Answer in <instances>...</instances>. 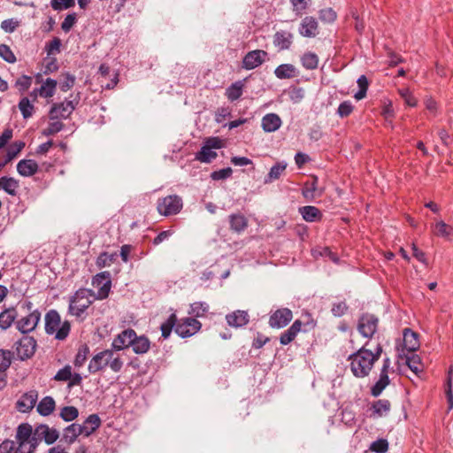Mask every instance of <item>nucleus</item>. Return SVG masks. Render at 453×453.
<instances>
[{
	"mask_svg": "<svg viewBox=\"0 0 453 453\" xmlns=\"http://www.w3.org/2000/svg\"><path fill=\"white\" fill-rule=\"evenodd\" d=\"M399 95L404 100L405 104L411 107L417 105V99L413 96L409 88H404L398 90Z\"/></svg>",
	"mask_w": 453,
	"mask_h": 453,
	"instance_id": "56",
	"label": "nucleus"
},
{
	"mask_svg": "<svg viewBox=\"0 0 453 453\" xmlns=\"http://www.w3.org/2000/svg\"><path fill=\"white\" fill-rule=\"evenodd\" d=\"M38 164L32 159H22L17 165L18 173L24 177H30L38 171Z\"/></svg>",
	"mask_w": 453,
	"mask_h": 453,
	"instance_id": "23",
	"label": "nucleus"
},
{
	"mask_svg": "<svg viewBox=\"0 0 453 453\" xmlns=\"http://www.w3.org/2000/svg\"><path fill=\"white\" fill-rule=\"evenodd\" d=\"M65 125L58 119L51 120L47 128H45L42 134L46 136L53 135L60 132L64 128Z\"/></svg>",
	"mask_w": 453,
	"mask_h": 453,
	"instance_id": "53",
	"label": "nucleus"
},
{
	"mask_svg": "<svg viewBox=\"0 0 453 453\" xmlns=\"http://www.w3.org/2000/svg\"><path fill=\"white\" fill-rule=\"evenodd\" d=\"M34 430L32 426L27 423L20 424L17 428L16 440L18 442L23 441L29 443L31 442Z\"/></svg>",
	"mask_w": 453,
	"mask_h": 453,
	"instance_id": "30",
	"label": "nucleus"
},
{
	"mask_svg": "<svg viewBox=\"0 0 453 453\" xmlns=\"http://www.w3.org/2000/svg\"><path fill=\"white\" fill-rule=\"evenodd\" d=\"M131 347L135 354L142 355L149 351L150 342L145 335L137 336L135 334Z\"/></svg>",
	"mask_w": 453,
	"mask_h": 453,
	"instance_id": "27",
	"label": "nucleus"
},
{
	"mask_svg": "<svg viewBox=\"0 0 453 453\" xmlns=\"http://www.w3.org/2000/svg\"><path fill=\"white\" fill-rule=\"evenodd\" d=\"M318 177L313 175L310 180L304 183L302 193L306 199H312L322 195L323 189L318 188Z\"/></svg>",
	"mask_w": 453,
	"mask_h": 453,
	"instance_id": "22",
	"label": "nucleus"
},
{
	"mask_svg": "<svg viewBox=\"0 0 453 453\" xmlns=\"http://www.w3.org/2000/svg\"><path fill=\"white\" fill-rule=\"evenodd\" d=\"M217 157V153L210 149L207 145H203L200 151L196 154V159L202 163H211Z\"/></svg>",
	"mask_w": 453,
	"mask_h": 453,
	"instance_id": "41",
	"label": "nucleus"
},
{
	"mask_svg": "<svg viewBox=\"0 0 453 453\" xmlns=\"http://www.w3.org/2000/svg\"><path fill=\"white\" fill-rule=\"evenodd\" d=\"M230 228L237 233L243 231L248 226L247 219L241 213L229 216Z\"/></svg>",
	"mask_w": 453,
	"mask_h": 453,
	"instance_id": "33",
	"label": "nucleus"
},
{
	"mask_svg": "<svg viewBox=\"0 0 453 453\" xmlns=\"http://www.w3.org/2000/svg\"><path fill=\"white\" fill-rule=\"evenodd\" d=\"M268 53L263 50L249 51L242 59V67L246 70H252L261 65L266 59Z\"/></svg>",
	"mask_w": 453,
	"mask_h": 453,
	"instance_id": "14",
	"label": "nucleus"
},
{
	"mask_svg": "<svg viewBox=\"0 0 453 453\" xmlns=\"http://www.w3.org/2000/svg\"><path fill=\"white\" fill-rule=\"evenodd\" d=\"M391 409V403L387 399H380L372 403L370 415L372 418L385 417L388 414Z\"/></svg>",
	"mask_w": 453,
	"mask_h": 453,
	"instance_id": "19",
	"label": "nucleus"
},
{
	"mask_svg": "<svg viewBox=\"0 0 453 453\" xmlns=\"http://www.w3.org/2000/svg\"><path fill=\"white\" fill-rule=\"evenodd\" d=\"M433 232L437 236L449 237L453 234V227L444 221H439L433 226Z\"/></svg>",
	"mask_w": 453,
	"mask_h": 453,
	"instance_id": "44",
	"label": "nucleus"
},
{
	"mask_svg": "<svg viewBox=\"0 0 453 453\" xmlns=\"http://www.w3.org/2000/svg\"><path fill=\"white\" fill-rule=\"evenodd\" d=\"M36 346L34 337L25 335L14 342L12 354H15L17 358L21 361L27 360L34 356Z\"/></svg>",
	"mask_w": 453,
	"mask_h": 453,
	"instance_id": "6",
	"label": "nucleus"
},
{
	"mask_svg": "<svg viewBox=\"0 0 453 453\" xmlns=\"http://www.w3.org/2000/svg\"><path fill=\"white\" fill-rule=\"evenodd\" d=\"M403 346L411 353L417 350L419 347L418 334L411 329H405L403 332Z\"/></svg>",
	"mask_w": 453,
	"mask_h": 453,
	"instance_id": "28",
	"label": "nucleus"
},
{
	"mask_svg": "<svg viewBox=\"0 0 453 453\" xmlns=\"http://www.w3.org/2000/svg\"><path fill=\"white\" fill-rule=\"evenodd\" d=\"M319 18L322 22L333 23L336 18V12L330 7L321 9L319 12Z\"/></svg>",
	"mask_w": 453,
	"mask_h": 453,
	"instance_id": "52",
	"label": "nucleus"
},
{
	"mask_svg": "<svg viewBox=\"0 0 453 453\" xmlns=\"http://www.w3.org/2000/svg\"><path fill=\"white\" fill-rule=\"evenodd\" d=\"M357 83L358 85L359 90L354 95V97L357 100H361L365 97L366 92L369 87V81L365 75H361L357 81Z\"/></svg>",
	"mask_w": 453,
	"mask_h": 453,
	"instance_id": "50",
	"label": "nucleus"
},
{
	"mask_svg": "<svg viewBox=\"0 0 453 453\" xmlns=\"http://www.w3.org/2000/svg\"><path fill=\"white\" fill-rule=\"evenodd\" d=\"M379 319L369 313L363 314L358 319L357 330L365 338L371 339L378 329Z\"/></svg>",
	"mask_w": 453,
	"mask_h": 453,
	"instance_id": "11",
	"label": "nucleus"
},
{
	"mask_svg": "<svg viewBox=\"0 0 453 453\" xmlns=\"http://www.w3.org/2000/svg\"><path fill=\"white\" fill-rule=\"evenodd\" d=\"M59 438V432L56 428H50L49 426L41 424L35 426L32 436V441L38 445L39 441H44L46 444H53Z\"/></svg>",
	"mask_w": 453,
	"mask_h": 453,
	"instance_id": "9",
	"label": "nucleus"
},
{
	"mask_svg": "<svg viewBox=\"0 0 453 453\" xmlns=\"http://www.w3.org/2000/svg\"><path fill=\"white\" fill-rule=\"evenodd\" d=\"M353 104L350 101L342 102L337 110V113L341 118L348 117L353 111Z\"/></svg>",
	"mask_w": 453,
	"mask_h": 453,
	"instance_id": "60",
	"label": "nucleus"
},
{
	"mask_svg": "<svg viewBox=\"0 0 453 453\" xmlns=\"http://www.w3.org/2000/svg\"><path fill=\"white\" fill-rule=\"evenodd\" d=\"M298 32L303 37L314 38L319 35V23L317 19L311 16H306L302 19Z\"/></svg>",
	"mask_w": 453,
	"mask_h": 453,
	"instance_id": "17",
	"label": "nucleus"
},
{
	"mask_svg": "<svg viewBox=\"0 0 453 453\" xmlns=\"http://www.w3.org/2000/svg\"><path fill=\"white\" fill-rule=\"evenodd\" d=\"M293 319V313L288 308H280L273 312L269 318V326L273 328H282Z\"/></svg>",
	"mask_w": 453,
	"mask_h": 453,
	"instance_id": "13",
	"label": "nucleus"
},
{
	"mask_svg": "<svg viewBox=\"0 0 453 453\" xmlns=\"http://www.w3.org/2000/svg\"><path fill=\"white\" fill-rule=\"evenodd\" d=\"M17 312L14 309H7L0 313V328L6 330L14 322Z\"/></svg>",
	"mask_w": 453,
	"mask_h": 453,
	"instance_id": "37",
	"label": "nucleus"
},
{
	"mask_svg": "<svg viewBox=\"0 0 453 453\" xmlns=\"http://www.w3.org/2000/svg\"><path fill=\"white\" fill-rule=\"evenodd\" d=\"M348 310V305L345 302H338L334 303L332 306L331 311L334 316L341 317L346 313Z\"/></svg>",
	"mask_w": 453,
	"mask_h": 453,
	"instance_id": "64",
	"label": "nucleus"
},
{
	"mask_svg": "<svg viewBox=\"0 0 453 453\" xmlns=\"http://www.w3.org/2000/svg\"><path fill=\"white\" fill-rule=\"evenodd\" d=\"M303 66L307 70H314L319 65V57L313 52H306L301 58Z\"/></svg>",
	"mask_w": 453,
	"mask_h": 453,
	"instance_id": "42",
	"label": "nucleus"
},
{
	"mask_svg": "<svg viewBox=\"0 0 453 453\" xmlns=\"http://www.w3.org/2000/svg\"><path fill=\"white\" fill-rule=\"evenodd\" d=\"M101 426V419L97 414L89 415L86 420L81 425L83 435L88 437Z\"/></svg>",
	"mask_w": 453,
	"mask_h": 453,
	"instance_id": "25",
	"label": "nucleus"
},
{
	"mask_svg": "<svg viewBox=\"0 0 453 453\" xmlns=\"http://www.w3.org/2000/svg\"><path fill=\"white\" fill-rule=\"evenodd\" d=\"M96 299L92 290L87 288L78 289L69 300V313L81 317L84 311L91 305L93 301Z\"/></svg>",
	"mask_w": 453,
	"mask_h": 453,
	"instance_id": "4",
	"label": "nucleus"
},
{
	"mask_svg": "<svg viewBox=\"0 0 453 453\" xmlns=\"http://www.w3.org/2000/svg\"><path fill=\"white\" fill-rule=\"evenodd\" d=\"M2 188L10 196H15L19 187V180L12 177H1Z\"/></svg>",
	"mask_w": 453,
	"mask_h": 453,
	"instance_id": "35",
	"label": "nucleus"
},
{
	"mask_svg": "<svg viewBox=\"0 0 453 453\" xmlns=\"http://www.w3.org/2000/svg\"><path fill=\"white\" fill-rule=\"evenodd\" d=\"M201 328V323L194 318H185L177 320L174 327L175 333L182 338L194 335Z\"/></svg>",
	"mask_w": 453,
	"mask_h": 453,
	"instance_id": "10",
	"label": "nucleus"
},
{
	"mask_svg": "<svg viewBox=\"0 0 453 453\" xmlns=\"http://www.w3.org/2000/svg\"><path fill=\"white\" fill-rule=\"evenodd\" d=\"M177 322V317L174 313L171 314L169 318L161 325L160 330L162 333V337L164 339H167L173 329L175 327V324Z\"/></svg>",
	"mask_w": 453,
	"mask_h": 453,
	"instance_id": "43",
	"label": "nucleus"
},
{
	"mask_svg": "<svg viewBox=\"0 0 453 453\" xmlns=\"http://www.w3.org/2000/svg\"><path fill=\"white\" fill-rule=\"evenodd\" d=\"M74 82H75L74 76L70 73H66V74H65L64 79L60 81L59 87L62 91L65 92V91L69 90L74 85Z\"/></svg>",
	"mask_w": 453,
	"mask_h": 453,
	"instance_id": "62",
	"label": "nucleus"
},
{
	"mask_svg": "<svg viewBox=\"0 0 453 453\" xmlns=\"http://www.w3.org/2000/svg\"><path fill=\"white\" fill-rule=\"evenodd\" d=\"M300 213L302 214L303 219L308 222H313L317 219H319L321 214L320 211L315 206H303L300 208Z\"/></svg>",
	"mask_w": 453,
	"mask_h": 453,
	"instance_id": "39",
	"label": "nucleus"
},
{
	"mask_svg": "<svg viewBox=\"0 0 453 453\" xmlns=\"http://www.w3.org/2000/svg\"><path fill=\"white\" fill-rule=\"evenodd\" d=\"M92 285L97 288V293L95 295L96 299L103 300L109 296L111 281V274L109 272H102L93 277Z\"/></svg>",
	"mask_w": 453,
	"mask_h": 453,
	"instance_id": "12",
	"label": "nucleus"
},
{
	"mask_svg": "<svg viewBox=\"0 0 453 453\" xmlns=\"http://www.w3.org/2000/svg\"><path fill=\"white\" fill-rule=\"evenodd\" d=\"M80 435H83V431L81 425L73 423L63 430L61 441L67 445H71L77 440Z\"/></svg>",
	"mask_w": 453,
	"mask_h": 453,
	"instance_id": "18",
	"label": "nucleus"
},
{
	"mask_svg": "<svg viewBox=\"0 0 453 453\" xmlns=\"http://www.w3.org/2000/svg\"><path fill=\"white\" fill-rule=\"evenodd\" d=\"M244 83L242 81H235L226 89V96L231 102L239 99L243 92Z\"/></svg>",
	"mask_w": 453,
	"mask_h": 453,
	"instance_id": "34",
	"label": "nucleus"
},
{
	"mask_svg": "<svg viewBox=\"0 0 453 453\" xmlns=\"http://www.w3.org/2000/svg\"><path fill=\"white\" fill-rule=\"evenodd\" d=\"M23 142H15L8 150L4 160L0 162V170L11 162L24 148Z\"/></svg>",
	"mask_w": 453,
	"mask_h": 453,
	"instance_id": "36",
	"label": "nucleus"
},
{
	"mask_svg": "<svg viewBox=\"0 0 453 453\" xmlns=\"http://www.w3.org/2000/svg\"><path fill=\"white\" fill-rule=\"evenodd\" d=\"M38 392L35 389L24 393L16 402V409L19 412H28L35 406Z\"/></svg>",
	"mask_w": 453,
	"mask_h": 453,
	"instance_id": "15",
	"label": "nucleus"
},
{
	"mask_svg": "<svg viewBox=\"0 0 453 453\" xmlns=\"http://www.w3.org/2000/svg\"><path fill=\"white\" fill-rule=\"evenodd\" d=\"M18 106L24 119H28L33 116L35 106L27 97L21 98Z\"/></svg>",
	"mask_w": 453,
	"mask_h": 453,
	"instance_id": "47",
	"label": "nucleus"
},
{
	"mask_svg": "<svg viewBox=\"0 0 453 453\" xmlns=\"http://www.w3.org/2000/svg\"><path fill=\"white\" fill-rule=\"evenodd\" d=\"M389 382L388 375L387 373L380 372L379 380L371 388L372 395L375 397L379 396Z\"/></svg>",
	"mask_w": 453,
	"mask_h": 453,
	"instance_id": "40",
	"label": "nucleus"
},
{
	"mask_svg": "<svg viewBox=\"0 0 453 453\" xmlns=\"http://www.w3.org/2000/svg\"><path fill=\"white\" fill-rule=\"evenodd\" d=\"M71 330V324L65 320L61 323L59 313L56 310L49 311L45 315V331L48 334H55V338L64 341Z\"/></svg>",
	"mask_w": 453,
	"mask_h": 453,
	"instance_id": "3",
	"label": "nucleus"
},
{
	"mask_svg": "<svg viewBox=\"0 0 453 453\" xmlns=\"http://www.w3.org/2000/svg\"><path fill=\"white\" fill-rule=\"evenodd\" d=\"M21 307L29 313L16 322L17 328L23 334L30 333L36 328L41 319V312L38 310H32L33 303L29 301L25 302Z\"/></svg>",
	"mask_w": 453,
	"mask_h": 453,
	"instance_id": "5",
	"label": "nucleus"
},
{
	"mask_svg": "<svg viewBox=\"0 0 453 453\" xmlns=\"http://www.w3.org/2000/svg\"><path fill=\"white\" fill-rule=\"evenodd\" d=\"M233 171L230 167L214 171L211 173V177L214 180H225L231 176Z\"/></svg>",
	"mask_w": 453,
	"mask_h": 453,
	"instance_id": "63",
	"label": "nucleus"
},
{
	"mask_svg": "<svg viewBox=\"0 0 453 453\" xmlns=\"http://www.w3.org/2000/svg\"><path fill=\"white\" fill-rule=\"evenodd\" d=\"M302 322L296 319L292 326L284 331L280 337V342L282 345H288L290 343L301 331Z\"/></svg>",
	"mask_w": 453,
	"mask_h": 453,
	"instance_id": "26",
	"label": "nucleus"
},
{
	"mask_svg": "<svg viewBox=\"0 0 453 453\" xmlns=\"http://www.w3.org/2000/svg\"><path fill=\"white\" fill-rule=\"evenodd\" d=\"M135 331L128 328L119 334L111 343V349L114 350H122L125 348L130 347L135 336Z\"/></svg>",
	"mask_w": 453,
	"mask_h": 453,
	"instance_id": "16",
	"label": "nucleus"
},
{
	"mask_svg": "<svg viewBox=\"0 0 453 453\" xmlns=\"http://www.w3.org/2000/svg\"><path fill=\"white\" fill-rule=\"evenodd\" d=\"M227 324L233 327H241L249 323V315L244 311H235L226 317Z\"/></svg>",
	"mask_w": 453,
	"mask_h": 453,
	"instance_id": "24",
	"label": "nucleus"
},
{
	"mask_svg": "<svg viewBox=\"0 0 453 453\" xmlns=\"http://www.w3.org/2000/svg\"><path fill=\"white\" fill-rule=\"evenodd\" d=\"M183 207V202L180 196L170 195L157 201V211L164 216H172L178 214Z\"/></svg>",
	"mask_w": 453,
	"mask_h": 453,
	"instance_id": "7",
	"label": "nucleus"
},
{
	"mask_svg": "<svg viewBox=\"0 0 453 453\" xmlns=\"http://www.w3.org/2000/svg\"><path fill=\"white\" fill-rule=\"evenodd\" d=\"M88 353L89 348L86 344L81 345L79 348L73 362L75 367H81L84 365L85 361L87 360Z\"/></svg>",
	"mask_w": 453,
	"mask_h": 453,
	"instance_id": "51",
	"label": "nucleus"
},
{
	"mask_svg": "<svg viewBox=\"0 0 453 453\" xmlns=\"http://www.w3.org/2000/svg\"><path fill=\"white\" fill-rule=\"evenodd\" d=\"M115 260L114 254H108L107 252H104L99 255L96 259V265L99 268H103L108 265H111V263Z\"/></svg>",
	"mask_w": 453,
	"mask_h": 453,
	"instance_id": "55",
	"label": "nucleus"
},
{
	"mask_svg": "<svg viewBox=\"0 0 453 453\" xmlns=\"http://www.w3.org/2000/svg\"><path fill=\"white\" fill-rule=\"evenodd\" d=\"M55 407V400L51 396H45L37 404V411L42 416H49L53 412Z\"/></svg>",
	"mask_w": 453,
	"mask_h": 453,
	"instance_id": "32",
	"label": "nucleus"
},
{
	"mask_svg": "<svg viewBox=\"0 0 453 453\" xmlns=\"http://www.w3.org/2000/svg\"><path fill=\"white\" fill-rule=\"evenodd\" d=\"M286 168H287V163H285L283 161L276 163L274 165H273L271 167L268 174L265 178L264 182L265 184H268V183H271V182L280 179L281 174L285 172Z\"/></svg>",
	"mask_w": 453,
	"mask_h": 453,
	"instance_id": "31",
	"label": "nucleus"
},
{
	"mask_svg": "<svg viewBox=\"0 0 453 453\" xmlns=\"http://www.w3.org/2000/svg\"><path fill=\"white\" fill-rule=\"evenodd\" d=\"M18 444L19 446L17 448L14 447L12 453H33L37 447L36 442L32 440L29 443L20 441Z\"/></svg>",
	"mask_w": 453,
	"mask_h": 453,
	"instance_id": "54",
	"label": "nucleus"
},
{
	"mask_svg": "<svg viewBox=\"0 0 453 453\" xmlns=\"http://www.w3.org/2000/svg\"><path fill=\"white\" fill-rule=\"evenodd\" d=\"M0 57L3 58L8 63H14L16 61V57L10 49L9 46L5 44L0 45Z\"/></svg>",
	"mask_w": 453,
	"mask_h": 453,
	"instance_id": "58",
	"label": "nucleus"
},
{
	"mask_svg": "<svg viewBox=\"0 0 453 453\" xmlns=\"http://www.w3.org/2000/svg\"><path fill=\"white\" fill-rule=\"evenodd\" d=\"M114 349H104L96 354L88 364L90 373H96L110 367L114 372H119L123 367V361L119 355H115Z\"/></svg>",
	"mask_w": 453,
	"mask_h": 453,
	"instance_id": "1",
	"label": "nucleus"
},
{
	"mask_svg": "<svg viewBox=\"0 0 453 453\" xmlns=\"http://www.w3.org/2000/svg\"><path fill=\"white\" fill-rule=\"evenodd\" d=\"M367 344L351 354L348 358L350 362V371L357 378L368 376L374 365L372 352L366 349Z\"/></svg>",
	"mask_w": 453,
	"mask_h": 453,
	"instance_id": "2",
	"label": "nucleus"
},
{
	"mask_svg": "<svg viewBox=\"0 0 453 453\" xmlns=\"http://www.w3.org/2000/svg\"><path fill=\"white\" fill-rule=\"evenodd\" d=\"M370 449L376 453H385L388 449L387 440L379 439L371 444Z\"/></svg>",
	"mask_w": 453,
	"mask_h": 453,
	"instance_id": "57",
	"label": "nucleus"
},
{
	"mask_svg": "<svg viewBox=\"0 0 453 453\" xmlns=\"http://www.w3.org/2000/svg\"><path fill=\"white\" fill-rule=\"evenodd\" d=\"M77 18L75 13L68 14L61 24L64 32L68 33L76 23Z\"/></svg>",
	"mask_w": 453,
	"mask_h": 453,
	"instance_id": "61",
	"label": "nucleus"
},
{
	"mask_svg": "<svg viewBox=\"0 0 453 453\" xmlns=\"http://www.w3.org/2000/svg\"><path fill=\"white\" fill-rule=\"evenodd\" d=\"M282 124L281 119L276 113H268L262 118L261 126L265 132L277 131Z\"/></svg>",
	"mask_w": 453,
	"mask_h": 453,
	"instance_id": "20",
	"label": "nucleus"
},
{
	"mask_svg": "<svg viewBox=\"0 0 453 453\" xmlns=\"http://www.w3.org/2000/svg\"><path fill=\"white\" fill-rule=\"evenodd\" d=\"M274 74L278 79H291L297 75L296 68L291 64H282L276 67Z\"/></svg>",
	"mask_w": 453,
	"mask_h": 453,
	"instance_id": "29",
	"label": "nucleus"
},
{
	"mask_svg": "<svg viewBox=\"0 0 453 453\" xmlns=\"http://www.w3.org/2000/svg\"><path fill=\"white\" fill-rule=\"evenodd\" d=\"M79 101L80 97L77 95L71 100H65L60 104H54L49 112L50 119H67L75 110Z\"/></svg>",
	"mask_w": 453,
	"mask_h": 453,
	"instance_id": "8",
	"label": "nucleus"
},
{
	"mask_svg": "<svg viewBox=\"0 0 453 453\" xmlns=\"http://www.w3.org/2000/svg\"><path fill=\"white\" fill-rule=\"evenodd\" d=\"M71 377L72 368L70 365H65L56 373L54 380L58 381H67L71 379Z\"/></svg>",
	"mask_w": 453,
	"mask_h": 453,
	"instance_id": "59",
	"label": "nucleus"
},
{
	"mask_svg": "<svg viewBox=\"0 0 453 453\" xmlns=\"http://www.w3.org/2000/svg\"><path fill=\"white\" fill-rule=\"evenodd\" d=\"M13 354L11 350L0 349V372H4L11 366Z\"/></svg>",
	"mask_w": 453,
	"mask_h": 453,
	"instance_id": "49",
	"label": "nucleus"
},
{
	"mask_svg": "<svg viewBox=\"0 0 453 453\" xmlns=\"http://www.w3.org/2000/svg\"><path fill=\"white\" fill-rule=\"evenodd\" d=\"M79 416V411L74 406H65L60 410L59 417L65 422H71Z\"/></svg>",
	"mask_w": 453,
	"mask_h": 453,
	"instance_id": "46",
	"label": "nucleus"
},
{
	"mask_svg": "<svg viewBox=\"0 0 453 453\" xmlns=\"http://www.w3.org/2000/svg\"><path fill=\"white\" fill-rule=\"evenodd\" d=\"M209 311V304L205 302H195L190 304L189 314L195 317H203Z\"/></svg>",
	"mask_w": 453,
	"mask_h": 453,
	"instance_id": "48",
	"label": "nucleus"
},
{
	"mask_svg": "<svg viewBox=\"0 0 453 453\" xmlns=\"http://www.w3.org/2000/svg\"><path fill=\"white\" fill-rule=\"evenodd\" d=\"M293 42V34L288 31H277L273 35V44L280 50H288Z\"/></svg>",
	"mask_w": 453,
	"mask_h": 453,
	"instance_id": "21",
	"label": "nucleus"
},
{
	"mask_svg": "<svg viewBox=\"0 0 453 453\" xmlns=\"http://www.w3.org/2000/svg\"><path fill=\"white\" fill-rule=\"evenodd\" d=\"M57 81L53 79L48 78L41 86L39 92L43 97H51L55 93Z\"/></svg>",
	"mask_w": 453,
	"mask_h": 453,
	"instance_id": "45",
	"label": "nucleus"
},
{
	"mask_svg": "<svg viewBox=\"0 0 453 453\" xmlns=\"http://www.w3.org/2000/svg\"><path fill=\"white\" fill-rule=\"evenodd\" d=\"M406 365L415 373L418 374L424 371V365L418 355L411 353V356H406Z\"/></svg>",
	"mask_w": 453,
	"mask_h": 453,
	"instance_id": "38",
	"label": "nucleus"
}]
</instances>
